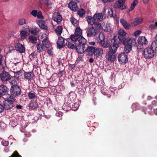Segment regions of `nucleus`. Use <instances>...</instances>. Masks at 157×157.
Instances as JSON below:
<instances>
[{
  "label": "nucleus",
  "instance_id": "8",
  "mask_svg": "<svg viewBox=\"0 0 157 157\" xmlns=\"http://www.w3.org/2000/svg\"><path fill=\"white\" fill-rule=\"evenodd\" d=\"M126 0H118L115 3L114 7L117 9H120L123 10L126 8V6L124 5Z\"/></svg>",
  "mask_w": 157,
  "mask_h": 157
},
{
  "label": "nucleus",
  "instance_id": "17",
  "mask_svg": "<svg viewBox=\"0 0 157 157\" xmlns=\"http://www.w3.org/2000/svg\"><path fill=\"white\" fill-rule=\"evenodd\" d=\"M86 46L77 45L76 47V49L77 52L79 54H82L86 51Z\"/></svg>",
  "mask_w": 157,
  "mask_h": 157
},
{
  "label": "nucleus",
  "instance_id": "14",
  "mask_svg": "<svg viewBox=\"0 0 157 157\" xmlns=\"http://www.w3.org/2000/svg\"><path fill=\"white\" fill-rule=\"evenodd\" d=\"M68 7L72 10L76 11L78 9V6L76 2L71 1L68 4Z\"/></svg>",
  "mask_w": 157,
  "mask_h": 157
},
{
  "label": "nucleus",
  "instance_id": "4",
  "mask_svg": "<svg viewBox=\"0 0 157 157\" xmlns=\"http://www.w3.org/2000/svg\"><path fill=\"white\" fill-rule=\"evenodd\" d=\"M144 55L146 59H150L153 58L154 55V51L151 47L145 48L144 50Z\"/></svg>",
  "mask_w": 157,
  "mask_h": 157
},
{
  "label": "nucleus",
  "instance_id": "33",
  "mask_svg": "<svg viewBox=\"0 0 157 157\" xmlns=\"http://www.w3.org/2000/svg\"><path fill=\"white\" fill-rule=\"evenodd\" d=\"M119 47V45L116 46L113 45H112L110 46L109 48V52H110L113 53L115 54L117 51V49Z\"/></svg>",
  "mask_w": 157,
  "mask_h": 157
},
{
  "label": "nucleus",
  "instance_id": "30",
  "mask_svg": "<svg viewBox=\"0 0 157 157\" xmlns=\"http://www.w3.org/2000/svg\"><path fill=\"white\" fill-rule=\"evenodd\" d=\"M37 24L41 28L45 30L47 29L48 27L44 21L40 20L38 21Z\"/></svg>",
  "mask_w": 157,
  "mask_h": 157
},
{
  "label": "nucleus",
  "instance_id": "44",
  "mask_svg": "<svg viewBox=\"0 0 157 157\" xmlns=\"http://www.w3.org/2000/svg\"><path fill=\"white\" fill-rule=\"evenodd\" d=\"M138 3V0H134L131 5L129 11L132 10Z\"/></svg>",
  "mask_w": 157,
  "mask_h": 157
},
{
  "label": "nucleus",
  "instance_id": "46",
  "mask_svg": "<svg viewBox=\"0 0 157 157\" xmlns=\"http://www.w3.org/2000/svg\"><path fill=\"white\" fill-rule=\"evenodd\" d=\"M98 38L100 40L99 42L104 40L105 39L104 35L101 32H98Z\"/></svg>",
  "mask_w": 157,
  "mask_h": 157
},
{
  "label": "nucleus",
  "instance_id": "18",
  "mask_svg": "<svg viewBox=\"0 0 157 157\" xmlns=\"http://www.w3.org/2000/svg\"><path fill=\"white\" fill-rule=\"evenodd\" d=\"M76 98L75 94L73 92H71L68 94V101L72 103L73 101H75Z\"/></svg>",
  "mask_w": 157,
  "mask_h": 157
},
{
  "label": "nucleus",
  "instance_id": "6",
  "mask_svg": "<svg viewBox=\"0 0 157 157\" xmlns=\"http://www.w3.org/2000/svg\"><path fill=\"white\" fill-rule=\"evenodd\" d=\"M126 39L123 37L118 36L117 37L114 36L112 41L113 45H119V44L121 42L123 44H125Z\"/></svg>",
  "mask_w": 157,
  "mask_h": 157
},
{
  "label": "nucleus",
  "instance_id": "49",
  "mask_svg": "<svg viewBox=\"0 0 157 157\" xmlns=\"http://www.w3.org/2000/svg\"><path fill=\"white\" fill-rule=\"evenodd\" d=\"M105 13H106V14L108 13V15L109 16H113V12L112 10L110 8L107 9L105 10Z\"/></svg>",
  "mask_w": 157,
  "mask_h": 157
},
{
  "label": "nucleus",
  "instance_id": "28",
  "mask_svg": "<svg viewBox=\"0 0 157 157\" xmlns=\"http://www.w3.org/2000/svg\"><path fill=\"white\" fill-rule=\"evenodd\" d=\"M72 103L67 101L64 103L63 106V109L66 111H68L71 109V104Z\"/></svg>",
  "mask_w": 157,
  "mask_h": 157
},
{
  "label": "nucleus",
  "instance_id": "43",
  "mask_svg": "<svg viewBox=\"0 0 157 157\" xmlns=\"http://www.w3.org/2000/svg\"><path fill=\"white\" fill-rule=\"evenodd\" d=\"M151 47L153 50H155L157 52V40L156 41H153L151 43Z\"/></svg>",
  "mask_w": 157,
  "mask_h": 157
},
{
  "label": "nucleus",
  "instance_id": "25",
  "mask_svg": "<svg viewBox=\"0 0 157 157\" xmlns=\"http://www.w3.org/2000/svg\"><path fill=\"white\" fill-rule=\"evenodd\" d=\"M100 45L104 48H108L109 45V42L106 39L101 42H99Z\"/></svg>",
  "mask_w": 157,
  "mask_h": 157
},
{
  "label": "nucleus",
  "instance_id": "50",
  "mask_svg": "<svg viewBox=\"0 0 157 157\" xmlns=\"http://www.w3.org/2000/svg\"><path fill=\"white\" fill-rule=\"evenodd\" d=\"M31 33L32 34L36 35L39 32V29L37 28H34L31 29Z\"/></svg>",
  "mask_w": 157,
  "mask_h": 157
},
{
  "label": "nucleus",
  "instance_id": "5",
  "mask_svg": "<svg viewBox=\"0 0 157 157\" xmlns=\"http://www.w3.org/2000/svg\"><path fill=\"white\" fill-rule=\"evenodd\" d=\"M10 91L11 94L15 97L18 96L21 94V89L18 86L14 85L11 86Z\"/></svg>",
  "mask_w": 157,
  "mask_h": 157
},
{
  "label": "nucleus",
  "instance_id": "55",
  "mask_svg": "<svg viewBox=\"0 0 157 157\" xmlns=\"http://www.w3.org/2000/svg\"><path fill=\"white\" fill-rule=\"evenodd\" d=\"M132 108L133 110H136L139 109V105L137 104H133L132 105Z\"/></svg>",
  "mask_w": 157,
  "mask_h": 157
},
{
  "label": "nucleus",
  "instance_id": "19",
  "mask_svg": "<svg viewBox=\"0 0 157 157\" xmlns=\"http://www.w3.org/2000/svg\"><path fill=\"white\" fill-rule=\"evenodd\" d=\"M24 75L25 78L28 81H31L34 75V74L32 72H24Z\"/></svg>",
  "mask_w": 157,
  "mask_h": 157
},
{
  "label": "nucleus",
  "instance_id": "37",
  "mask_svg": "<svg viewBox=\"0 0 157 157\" xmlns=\"http://www.w3.org/2000/svg\"><path fill=\"white\" fill-rule=\"evenodd\" d=\"M70 21L72 24L75 27H77L79 24V22L78 20H76L73 17H72L70 18Z\"/></svg>",
  "mask_w": 157,
  "mask_h": 157
},
{
  "label": "nucleus",
  "instance_id": "48",
  "mask_svg": "<svg viewBox=\"0 0 157 157\" xmlns=\"http://www.w3.org/2000/svg\"><path fill=\"white\" fill-rule=\"evenodd\" d=\"M118 34H119L118 36H124L126 34V33L123 29H121L118 30Z\"/></svg>",
  "mask_w": 157,
  "mask_h": 157
},
{
  "label": "nucleus",
  "instance_id": "10",
  "mask_svg": "<svg viewBox=\"0 0 157 157\" xmlns=\"http://www.w3.org/2000/svg\"><path fill=\"white\" fill-rule=\"evenodd\" d=\"M118 59L119 62L121 63H125L128 61L127 56L124 52H122L119 54Z\"/></svg>",
  "mask_w": 157,
  "mask_h": 157
},
{
  "label": "nucleus",
  "instance_id": "41",
  "mask_svg": "<svg viewBox=\"0 0 157 157\" xmlns=\"http://www.w3.org/2000/svg\"><path fill=\"white\" fill-rule=\"evenodd\" d=\"M78 13L80 17H84L85 15V11L83 9H81L78 11Z\"/></svg>",
  "mask_w": 157,
  "mask_h": 157
},
{
  "label": "nucleus",
  "instance_id": "62",
  "mask_svg": "<svg viewBox=\"0 0 157 157\" xmlns=\"http://www.w3.org/2000/svg\"><path fill=\"white\" fill-rule=\"evenodd\" d=\"M1 143L2 145L4 146H7L9 144L8 141L4 140H2Z\"/></svg>",
  "mask_w": 157,
  "mask_h": 157
},
{
  "label": "nucleus",
  "instance_id": "64",
  "mask_svg": "<svg viewBox=\"0 0 157 157\" xmlns=\"http://www.w3.org/2000/svg\"><path fill=\"white\" fill-rule=\"evenodd\" d=\"M141 31H140V30H137V31H136L135 33H134V35L135 36H138L141 33Z\"/></svg>",
  "mask_w": 157,
  "mask_h": 157
},
{
  "label": "nucleus",
  "instance_id": "13",
  "mask_svg": "<svg viewBox=\"0 0 157 157\" xmlns=\"http://www.w3.org/2000/svg\"><path fill=\"white\" fill-rule=\"evenodd\" d=\"M15 50L19 53H22L25 52V48L22 44L17 43L15 46Z\"/></svg>",
  "mask_w": 157,
  "mask_h": 157
},
{
  "label": "nucleus",
  "instance_id": "32",
  "mask_svg": "<svg viewBox=\"0 0 157 157\" xmlns=\"http://www.w3.org/2000/svg\"><path fill=\"white\" fill-rule=\"evenodd\" d=\"M103 53V50L100 48H95V50L93 53L95 56H101Z\"/></svg>",
  "mask_w": 157,
  "mask_h": 157
},
{
  "label": "nucleus",
  "instance_id": "58",
  "mask_svg": "<svg viewBox=\"0 0 157 157\" xmlns=\"http://www.w3.org/2000/svg\"><path fill=\"white\" fill-rule=\"evenodd\" d=\"M36 16L37 18L39 19H43L44 18V17L42 15V13L40 11L38 12Z\"/></svg>",
  "mask_w": 157,
  "mask_h": 157
},
{
  "label": "nucleus",
  "instance_id": "31",
  "mask_svg": "<svg viewBox=\"0 0 157 157\" xmlns=\"http://www.w3.org/2000/svg\"><path fill=\"white\" fill-rule=\"evenodd\" d=\"M77 43L73 41H68L67 40V42L66 45H67L68 48H70L76 49V46L77 45Z\"/></svg>",
  "mask_w": 157,
  "mask_h": 157
},
{
  "label": "nucleus",
  "instance_id": "7",
  "mask_svg": "<svg viewBox=\"0 0 157 157\" xmlns=\"http://www.w3.org/2000/svg\"><path fill=\"white\" fill-rule=\"evenodd\" d=\"M67 42V39H64L62 36L59 37L56 42L57 48L59 49L62 48L66 45Z\"/></svg>",
  "mask_w": 157,
  "mask_h": 157
},
{
  "label": "nucleus",
  "instance_id": "56",
  "mask_svg": "<svg viewBox=\"0 0 157 157\" xmlns=\"http://www.w3.org/2000/svg\"><path fill=\"white\" fill-rule=\"evenodd\" d=\"M10 125L13 127H15L17 125L16 122L13 121H10Z\"/></svg>",
  "mask_w": 157,
  "mask_h": 157
},
{
  "label": "nucleus",
  "instance_id": "42",
  "mask_svg": "<svg viewBox=\"0 0 157 157\" xmlns=\"http://www.w3.org/2000/svg\"><path fill=\"white\" fill-rule=\"evenodd\" d=\"M29 41L32 44H35L36 43L37 41V37L33 36H29Z\"/></svg>",
  "mask_w": 157,
  "mask_h": 157
},
{
  "label": "nucleus",
  "instance_id": "26",
  "mask_svg": "<svg viewBox=\"0 0 157 157\" xmlns=\"http://www.w3.org/2000/svg\"><path fill=\"white\" fill-rule=\"evenodd\" d=\"M18 77L15 76H10V80H8L9 82L11 85H16L17 82L18 81Z\"/></svg>",
  "mask_w": 157,
  "mask_h": 157
},
{
  "label": "nucleus",
  "instance_id": "38",
  "mask_svg": "<svg viewBox=\"0 0 157 157\" xmlns=\"http://www.w3.org/2000/svg\"><path fill=\"white\" fill-rule=\"evenodd\" d=\"M36 47L37 48V50L39 52H42L44 50V47L41 44L39 43L37 44L36 45Z\"/></svg>",
  "mask_w": 157,
  "mask_h": 157
},
{
  "label": "nucleus",
  "instance_id": "63",
  "mask_svg": "<svg viewBox=\"0 0 157 157\" xmlns=\"http://www.w3.org/2000/svg\"><path fill=\"white\" fill-rule=\"evenodd\" d=\"M56 116L59 117H60L62 116L63 113L59 111L57 112L56 113Z\"/></svg>",
  "mask_w": 157,
  "mask_h": 157
},
{
  "label": "nucleus",
  "instance_id": "36",
  "mask_svg": "<svg viewBox=\"0 0 157 157\" xmlns=\"http://www.w3.org/2000/svg\"><path fill=\"white\" fill-rule=\"evenodd\" d=\"M21 37V39H24L28 36V33L26 30H22L20 33Z\"/></svg>",
  "mask_w": 157,
  "mask_h": 157
},
{
  "label": "nucleus",
  "instance_id": "61",
  "mask_svg": "<svg viewBox=\"0 0 157 157\" xmlns=\"http://www.w3.org/2000/svg\"><path fill=\"white\" fill-rule=\"evenodd\" d=\"M38 12L37 10H33L31 11V14L33 16L36 17L37 16Z\"/></svg>",
  "mask_w": 157,
  "mask_h": 157
},
{
  "label": "nucleus",
  "instance_id": "24",
  "mask_svg": "<svg viewBox=\"0 0 157 157\" xmlns=\"http://www.w3.org/2000/svg\"><path fill=\"white\" fill-rule=\"evenodd\" d=\"M120 22L126 29H128L131 26L124 19H121Z\"/></svg>",
  "mask_w": 157,
  "mask_h": 157
},
{
  "label": "nucleus",
  "instance_id": "47",
  "mask_svg": "<svg viewBox=\"0 0 157 157\" xmlns=\"http://www.w3.org/2000/svg\"><path fill=\"white\" fill-rule=\"evenodd\" d=\"M152 109V107L151 106H149L148 107V108L146 109L145 108H144V113L145 114H146L147 113H148L149 114H151V112H150V111Z\"/></svg>",
  "mask_w": 157,
  "mask_h": 157
},
{
  "label": "nucleus",
  "instance_id": "27",
  "mask_svg": "<svg viewBox=\"0 0 157 157\" xmlns=\"http://www.w3.org/2000/svg\"><path fill=\"white\" fill-rule=\"evenodd\" d=\"M44 36H45V38L43 39L42 40L43 45L45 48H49L51 45L50 42H49L48 38L46 37V35H44Z\"/></svg>",
  "mask_w": 157,
  "mask_h": 157
},
{
  "label": "nucleus",
  "instance_id": "34",
  "mask_svg": "<svg viewBox=\"0 0 157 157\" xmlns=\"http://www.w3.org/2000/svg\"><path fill=\"white\" fill-rule=\"evenodd\" d=\"M95 47L93 46H88L86 48L85 52H87L91 55H92L95 50Z\"/></svg>",
  "mask_w": 157,
  "mask_h": 157
},
{
  "label": "nucleus",
  "instance_id": "2",
  "mask_svg": "<svg viewBox=\"0 0 157 157\" xmlns=\"http://www.w3.org/2000/svg\"><path fill=\"white\" fill-rule=\"evenodd\" d=\"M103 16L102 13H95L92 17L90 16H88L86 17V19L89 25H92L95 23H98L102 20Z\"/></svg>",
  "mask_w": 157,
  "mask_h": 157
},
{
  "label": "nucleus",
  "instance_id": "12",
  "mask_svg": "<svg viewBox=\"0 0 157 157\" xmlns=\"http://www.w3.org/2000/svg\"><path fill=\"white\" fill-rule=\"evenodd\" d=\"M52 19L57 23H60L62 20L61 15L58 13H54L52 16Z\"/></svg>",
  "mask_w": 157,
  "mask_h": 157
},
{
  "label": "nucleus",
  "instance_id": "60",
  "mask_svg": "<svg viewBox=\"0 0 157 157\" xmlns=\"http://www.w3.org/2000/svg\"><path fill=\"white\" fill-rule=\"evenodd\" d=\"M21 72L22 71L21 70L16 72H14V76L15 77H18V78H19V75H20Z\"/></svg>",
  "mask_w": 157,
  "mask_h": 157
},
{
  "label": "nucleus",
  "instance_id": "59",
  "mask_svg": "<svg viewBox=\"0 0 157 157\" xmlns=\"http://www.w3.org/2000/svg\"><path fill=\"white\" fill-rule=\"evenodd\" d=\"M101 93L103 95H107L108 93V91L105 88H101Z\"/></svg>",
  "mask_w": 157,
  "mask_h": 157
},
{
  "label": "nucleus",
  "instance_id": "39",
  "mask_svg": "<svg viewBox=\"0 0 157 157\" xmlns=\"http://www.w3.org/2000/svg\"><path fill=\"white\" fill-rule=\"evenodd\" d=\"M79 37V36L78 37L74 34L73 35H71L70 36L69 40L70 39L71 41L77 43Z\"/></svg>",
  "mask_w": 157,
  "mask_h": 157
},
{
  "label": "nucleus",
  "instance_id": "21",
  "mask_svg": "<svg viewBox=\"0 0 157 157\" xmlns=\"http://www.w3.org/2000/svg\"><path fill=\"white\" fill-rule=\"evenodd\" d=\"M86 40L83 37H79L78 39L77 42V45H82L86 46Z\"/></svg>",
  "mask_w": 157,
  "mask_h": 157
},
{
  "label": "nucleus",
  "instance_id": "1",
  "mask_svg": "<svg viewBox=\"0 0 157 157\" xmlns=\"http://www.w3.org/2000/svg\"><path fill=\"white\" fill-rule=\"evenodd\" d=\"M91 25L92 26L89 27L86 32L87 36L90 37L95 36L101 29V24L99 23H95Z\"/></svg>",
  "mask_w": 157,
  "mask_h": 157
},
{
  "label": "nucleus",
  "instance_id": "51",
  "mask_svg": "<svg viewBox=\"0 0 157 157\" xmlns=\"http://www.w3.org/2000/svg\"><path fill=\"white\" fill-rule=\"evenodd\" d=\"M28 97L30 99H34L36 97V96L35 93L29 92L28 93Z\"/></svg>",
  "mask_w": 157,
  "mask_h": 157
},
{
  "label": "nucleus",
  "instance_id": "11",
  "mask_svg": "<svg viewBox=\"0 0 157 157\" xmlns=\"http://www.w3.org/2000/svg\"><path fill=\"white\" fill-rule=\"evenodd\" d=\"M4 109L6 110H10L15 106L14 103L10 102L7 101L5 100L3 103Z\"/></svg>",
  "mask_w": 157,
  "mask_h": 157
},
{
  "label": "nucleus",
  "instance_id": "40",
  "mask_svg": "<svg viewBox=\"0 0 157 157\" xmlns=\"http://www.w3.org/2000/svg\"><path fill=\"white\" fill-rule=\"evenodd\" d=\"M74 34L78 37H81L82 31L81 29L78 27L76 28Z\"/></svg>",
  "mask_w": 157,
  "mask_h": 157
},
{
  "label": "nucleus",
  "instance_id": "29",
  "mask_svg": "<svg viewBox=\"0 0 157 157\" xmlns=\"http://www.w3.org/2000/svg\"><path fill=\"white\" fill-rule=\"evenodd\" d=\"M14 97V96H13L11 94H7L6 95V100H5L11 103H14L15 101Z\"/></svg>",
  "mask_w": 157,
  "mask_h": 157
},
{
  "label": "nucleus",
  "instance_id": "3",
  "mask_svg": "<svg viewBox=\"0 0 157 157\" xmlns=\"http://www.w3.org/2000/svg\"><path fill=\"white\" fill-rule=\"evenodd\" d=\"M136 44V40L133 38H130L128 40L126 39V41L124 44V51L127 53H129L132 50L133 46H135Z\"/></svg>",
  "mask_w": 157,
  "mask_h": 157
},
{
  "label": "nucleus",
  "instance_id": "16",
  "mask_svg": "<svg viewBox=\"0 0 157 157\" xmlns=\"http://www.w3.org/2000/svg\"><path fill=\"white\" fill-rule=\"evenodd\" d=\"M138 43L142 47L143 45L147 44L148 41L145 36H140L138 38Z\"/></svg>",
  "mask_w": 157,
  "mask_h": 157
},
{
  "label": "nucleus",
  "instance_id": "45",
  "mask_svg": "<svg viewBox=\"0 0 157 157\" xmlns=\"http://www.w3.org/2000/svg\"><path fill=\"white\" fill-rule=\"evenodd\" d=\"M79 107L78 103L75 102L72 105L71 109L73 110L76 111L78 109Z\"/></svg>",
  "mask_w": 157,
  "mask_h": 157
},
{
  "label": "nucleus",
  "instance_id": "9",
  "mask_svg": "<svg viewBox=\"0 0 157 157\" xmlns=\"http://www.w3.org/2000/svg\"><path fill=\"white\" fill-rule=\"evenodd\" d=\"M10 74L5 70H3L0 74V78L1 80L4 82H6L10 80Z\"/></svg>",
  "mask_w": 157,
  "mask_h": 157
},
{
  "label": "nucleus",
  "instance_id": "35",
  "mask_svg": "<svg viewBox=\"0 0 157 157\" xmlns=\"http://www.w3.org/2000/svg\"><path fill=\"white\" fill-rule=\"evenodd\" d=\"M63 28L61 26H57L55 29V32L58 36H60L62 32Z\"/></svg>",
  "mask_w": 157,
  "mask_h": 157
},
{
  "label": "nucleus",
  "instance_id": "23",
  "mask_svg": "<svg viewBox=\"0 0 157 157\" xmlns=\"http://www.w3.org/2000/svg\"><path fill=\"white\" fill-rule=\"evenodd\" d=\"M114 54V53L108 52L106 55V58L110 61L113 62L116 58Z\"/></svg>",
  "mask_w": 157,
  "mask_h": 157
},
{
  "label": "nucleus",
  "instance_id": "57",
  "mask_svg": "<svg viewBox=\"0 0 157 157\" xmlns=\"http://www.w3.org/2000/svg\"><path fill=\"white\" fill-rule=\"evenodd\" d=\"M104 30L105 32H109L111 31V28L110 26L108 25L104 27Z\"/></svg>",
  "mask_w": 157,
  "mask_h": 157
},
{
  "label": "nucleus",
  "instance_id": "54",
  "mask_svg": "<svg viewBox=\"0 0 157 157\" xmlns=\"http://www.w3.org/2000/svg\"><path fill=\"white\" fill-rule=\"evenodd\" d=\"M7 125L6 124L2 121H0V130L5 129L6 128Z\"/></svg>",
  "mask_w": 157,
  "mask_h": 157
},
{
  "label": "nucleus",
  "instance_id": "53",
  "mask_svg": "<svg viewBox=\"0 0 157 157\" xmlns=\"http://www.w3.org/2000/svg\"><path fill=\"white\" fill-rule=\"evenodd\" d=\"M109 90L111 92V95L116 94H117V92L116 90L115 89V88L113 87H111L109 88Z\"/></svg>",
  "mask_w": 157,
  "mask_h": 157
},
{
  "label": "nucleus",
  "instance_id": "15",
  "mask_svg": "<svg viewBox=\"0 0 157 157\" xmlns=\"http://www.w3.org/2000/svg\"><path fill=\"white\" fill-rule=\"evenodd\" d=\"M8 91L9 89L6 86L2 85L0 86V94L1 95L7 94Z\"/></svg>",
  "mask_w": 157,
  "mask_h": 157
},
{
  "label": "nucleus",
  "instance_id": "52",
  "mask_svg": "<svg viewBox=\"0 0 157 157\" xmlns=\"http://www.w3.org/2000/svg\"><path fill=\"white\" fill-rule=\"evenodd\" d=\"M18 23L20 25H23L25 24L26 23V21L24 18H20L18 21Z\"/></svg>",
  "mask_w": 157,
  "mask_h": 157
},
{
  "label": "nucleus",
  "instance_id": "22",
  "mask_svg": "<svg viewBox=\"0 0 157 157\" xmlns=\"http://www.w3.org/2000/svg\"><path fill=\"white\" fill-rule=\"evenodd\" d=\"M38 104L36 101H31L28 105L29 109H34L38 107Z\"/></svg>",
  "mask_w": 157,
  "mask_h": 157
},
{
  "label": "nucleus",
  "instance_id": "20",
  "mask_svg": "<svg viewBox=\"0 0 157 157\" xmlns=\"http://www.w3.org/2000/svg\"><path fill=\"white\" fill-rule=\"evenodd\" d=\"M143 19L141 17H136L134 19V21L131 23L132 26L133 27L135 26L140 24L143 21Z\"/></svg>",
  "mask_w": 157,
  "mask_h": 157
}]
</instances>
